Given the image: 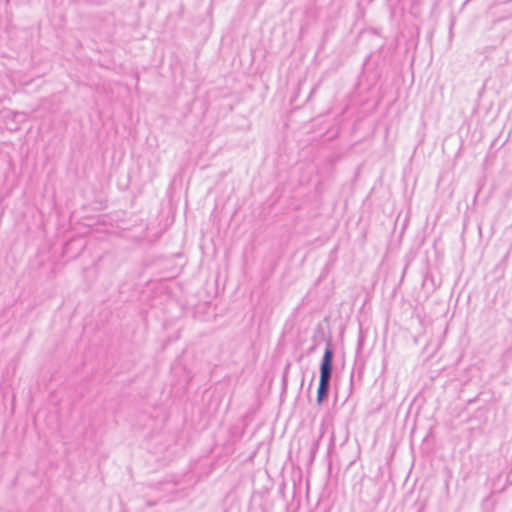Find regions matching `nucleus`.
<instances>
[{"mask_svg":"<svg viewBox=\"0 0 512 512\" xmlns=\"http://www.w3.org/2000/svg\"><path fill=\"white\" fill-rule=\"evenodd\" d=\"M333 357L334 352L330 342H328L320 364V379L316 399L318 405H321L329 395L333 372Z\"/></svg>","mask_w":512,"mask_h":512,"instance_id":"f257e3e1","label":"nucleus"},{"mask_svg":"<svg viewBox=\"0 0 512 512\" xmlns=\"http://www.w3.org/2000/svg\"><path fill=\"white\" fill-rule=\"evenodd\" d=\"M1 117L6 128L10 131H17L20 124L26 120V114L24 112L12 110L3 111Z\"/></svg>","mask_w":512,"mask_h":512,"instance_id":"f03ea898","label":"nucleus"}]
</instances>
